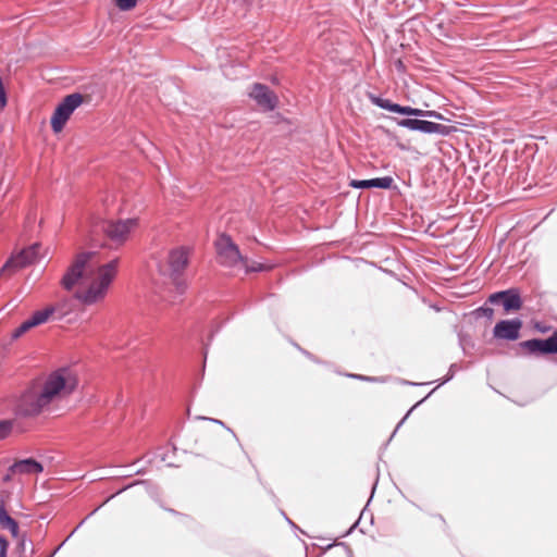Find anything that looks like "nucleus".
Segmentation results:
<instances>
[{
  "mask_svg": "<svg viewBox=\"0 0 557 557\" xmlns=\"http://www.w3.org/2000/svg\"><path fill=\"white\" fill-rule=\"evenodd\" d=\"M117 259L101 263L97 252L78 253L64 273L61 285L84 305L102 301L117 273Z\"/></svg>",
  "mask_w": 557,
  "mask_h": 557,
  "instance_id": "nucleus-1",
  "label": "nucleus"
},
{
  "mask_svg": "<svg viewBox=\"0 0 557 557\" xmlns=\"http://www.w3.org/2000/svg\"><path fill=\"white\" fill-rule=\"evenodd\" d=\"M77 383L76 375L67 368L39 376L21 395L15 412L22 417H37L50 405L70 396Z\"/></svg>",
  "mask_w": 557,
  "mask_h": 557,
  "instance_id": "nucleus-2",
  "label": "nucleus"
},
{
  "mask_svg": "<svg viewBox=\"0 0 557 557\" xmlns=\"http://www.w3.org/2000/svg\"><path fill=\"white\" fill-rule=\"evenodd\" d=\"M216 258L218 262L226 268H238L245 269V271H261L263 270L262 264L249 265L248 259L244 257L238 246L233 242L231 236L221 234L215 240Z\"/></svg>",
  "mask_w": 557,
  "mask_h": 557,
  "instance_id": "nucleus-3",
  "label": "nucleus"
},
{
  "mask_svg": "<svg viewBox=\"0 0 557 557\" xmlns=\"http://www.w3.org/2000/svg\"><path fill=\"white\" fill-rule=\"evenodd\" d=\"M189 262V250L185 247H177L170 250L166 260L160 265V272L169 276L175 284L186 270Z\"/></svg>",
  "mask_w": 557,
  "mask_h": 557,
  "instance_id": "nucleus-4",
  "label": "nucleus"
},
{
  "mask_svg": "<svg viewBox=\"0 0 557 557\" xmlns=\"http://www.w3.org/2000/svg\"><path fill=\"white\" fill-rule=\"evenodd\" d=\"M138 225L136 219H126L120 221H103L100 225L101 232L111 242L112 246L120 247L127 239L129 233Z\"/></svg>",
  "mask_w": 557,
  "mask_h": 557,
  "instance_id": "nucleus-5",
  "label": "nucleus"
},
{
  "mask_svg": "<svg viewBox=\"0 0 557 557\" xmlns=\"http://www.w3.org/2000/svg\"><path fill=\"white\" fill-rule=\"evenodd\" d=\"M40 244H34L13 255L0 269L1 276H11L16 271L35 263L40 258Z\"/></svg>",
  "mask_w": 557,
  "mask_h": 557,
  "instance_id": "nucleus-6",
  "label": "nucleus"
},
{
  "mask_svg": "<svg viewBox=\"0 0 557 557\" xmlns=\"http://www.w3.org/2000/svg\"><path fill=\"white\" fill-rule=\"evenodd\" d=\"M84 102V96L81 94H71L67 95L55 108L52 116H51V127L54 133H60L67 120L74 112L76 108H78Z\"/></svg>",
  "mask_w": 557,
  "mask_h": 557,
  "instance_id": "nucleus-7",
  "label": "nucleus"
},
{
  "mask_svg": "<svg viewBox=\"0 0 557 557\" xmlns=\"http://www.w3.org/2000/svg\"><path fill=\"white\" fill-rule=\"evenodd\" d=\"M57 312L60 313V317L66 314V311L63 310V305L61 304L50 305L41 310L35 311L27 320L14 330L12 337L18 338L29 330L48 322Z\"/></svg>",
  "mask_w": 557,
  "mask_h": 557,
  "instance_id": "nucleus-8",
  "label": "nucleus"
},
{
  "mask_svg": "<svg viewBox=\"0 0 557 557\" xmlns=\"http://www.w3.org/2000/svg\"><path fill=\"white\" fill-rule=\"evenodd\" d=\"M249 97L252 98L263 111H273L278 104V98L268 86L256 83L251 86Z\"/></svg>",
  "mask_w": 557,
  "mask_h": 557,
  "instance_id": "nucleus-9",
  "label": "nucleus"
},
{
  "mask_svg": "<svg viewBox=\"0 0 557 557\" xmlns=\"http://www.w3.org/2000/svg\"><path fill=\"white\" fill-rule=\"evenodd\" d=\"M398 124L412 131H419L426 134H440L444 136L449 135L455 131V128L451 126L417 119H405L401 120Z\"/></svg>",
  "mask_w": 557,
  "mask_h": 557,
  "instance_id": "nucleus-10",
  "label": "nucleus"
},
{
  "mask_svg": "<svg viewBox=\"0 0 557 557\" xmlns=\"http://www.w3.org/2000/svg\"><path fill=\"white\" fill-rule=\"evenodd\" d=\"M491 304H502L504 313L518 311L522 308L520 295L515 289L498 292L488 297Z\"/></svg>",
  "mask_w": 557,
  "mask_h": 557,
  "instance_id": "nucleus-11",
  "label": "nucleus"
},
{
  "mask_svg": "<svg viewBox=\"0 0 557 557\" xmlns=\"http://www.w3.org/2000/svg\"><path fill=\"white\" fill-rule=\"evenodd\" d=\"M374 103L377 104L380 108L388 110L391 112L406 114V115H414V116H429L434 117L437 120H442L443 115L436 111H423L420 109H414L411 107H403L397 103H393L389 100L375 98Z\"/></svg>",
  "mask_w": 557,
  "mask_h": 557,
  "instance_id": "nucleus-12",
  "label": "nucleus"
},
{
  "mask_svg": "<svg viewBox=\"0 0 557 557\" xmlns=\"http://www.w3.org/2000/svg\"><path fill=\"white\" fill-rule=\"evenodd\" d=\"M520 345L530 354H557V331L546 339H529Z\"/></svg>",
  "mask_w": 557,
  "mask_h": 557,
  "instance_id": "nucleus-13",
  "label": "nucleus"
},
{
  "mask_svg": "<svg viewBox=\"0 0 557 557\" xmlns=\"http://www.w3.org/2000/svg\"><path fill=\"white\" fill-rule=\"evenodd\" d=\"M521 327L522 322L519 319L502 320L494 326L493 335L498 339L516 341L519 338Z\"/></svg>",
  "mask_w": 557,
  "mask_h": 557,
  "instance_id": "nucleus-14",
  "label": "nucleus"
},
{
  "mask_svg": "<svg viewBox=\"0 0 557 557\" xmlns=\"http://www.w3.org/2000/svg\"><path fill=\"white\" fill-rule=\"evenodd\" d=\"M42 470V466L33 458L18 460L10 467L11 473L18 474L40 473Z\"/></svg>",
  "mask_w": 557,
  "mask_h": 557,
  "instance_id": "nucleus-15",
  "label": "nucleus"
},
{
  "mask_svg": "<svg viewBox=\"0 0 557 557\" xmlns=\"http://www.w3.org/2000/svg\"><path fill=\"white\" fill-rule=\"evenodd\" d=\"M0 527L4 530H9L13 537H18V524L10 517L3 503L0 505Z\"/></svg>",
  "mask_w": 557,
  "mask_h": 557,
  "instance_id": "nucleus-16",
  "label": "nucleus"
},
{
  "mask_svg": "<svg viewBox=\"0 0 557 557\" xmlns=\"http://www.w3.org/2000/svg\"><path fill=\"white\" fill-rule=\"evenodd\" d=\"M393 182L394 181L391 176H384V177L369 180V185H370V188L375 187V188L388 189L392 187Z\"/></svg>",
  "mask_w": 557,
  "mask_h": 557,
  "instance_id": "nucleus-17",
  "label": "nucleus"
},
{
  "mask_svg": "<svg viewBox=\"0 0 557 557\" xmlns=\"http://www.w3.org/2000/svg\"><path fill=\"white\" fill-rule=\"evenodd\" d=\"M13 429V422L10 420H0V441L8 437Z\"/></svg>",
  "mask_w": 557,
  "mask_h": 557,
  "instance_id": "nucleus-18",
  "label": "nucleus"
},
{
  "mask_svg": "<svg viewBox=\"0 0 557 557\" xmlns=\"http://www.w3.org/2000/svg\"><path fill=\"white\" fill-rule=\"evenodd\" d=\"M431 523L435 527H437L438 531L446 532L447 531V523L443 516L441 515H434L431 517Z\"/></svg>",
  "mask_w": 557,
  "mask_h": 557,
  "instance_id": "nucleus-19",
  "label": "nucleus"
},
{
  "mask_svg": "<svg viewBox=\"0 0 557 557\" xmlns=\"http://www.w3.org/2000/svg\"><path fill=\"white\" fill-rule=\"evenodd\" d=\"M476 312L479 315L486 317L490 320H492L494 315V310L492 308H479Z\"/></svg>",
  "mask_w": 557,
  "mask_h": 557,
  "instance_id": "nucleus-20",
  "label": "nucleus"
},
{
  "mask_svg": "<svg viewBox=\"0 0 557 557\" xmlns=\"http://www.w3.org/2000/svg\"><path fill=\"white\" fill-rule=\"evenodd\" d=\"M350 186L355 187V188H370L369 180H363V181L354 180V181H351Z\"/></svg>",
  "mask_w": 557,
  "mask_h": 557,
  "instance_id": "nucleus-21",
  "label": "nucleus"
},
{
  "mask_svg": "<svg viewBox=\"0 0 557 557\" xmlns=\"http://www.w3.org/2000/svg\"><path fill=\"white\" fill-rule=\"evenodd\" d=\"M8 541L4 537H0V557L7 556Z\"/></svg>",
  "mask_w": 557,
  "mask_h": 557,
  "instance_id": "nucleus-22",
  "label": "nucleus"
},
{
  "mask_svg": "<svg viewBox=\"0 0 557 557\" xmlns=\"http://www.w3.org/2000/svg\"><path fill=\"white\" fill-rule=\"evenodd\" d=\"M395 66L398 71L400 72H404L405 71V65L403 63V61L400 59H398L396 62H395Z\"/></svg>",
  "mask_w": 557,
  "mask_h": 557,
  "instance_id": "nucleus-23",
  "label": "nucleus"
},
{
  "mask_svg": "<svg viewBox=\"0 0 557 557\" xmlns=\"http://www.w3.org/2000/svg\"><path fill=\"white\" fill-rule=\"evenodd\" d=\"M348 376L355 377V379H360V380H366V381H370L371 380L370 377L362 376V375H356V374H348Z\"/></svg>",
  "mask_w": 557,
  "mask_h": 557,
  "instance_id": "nucleus-24",
  "label": "nucleus"
},
{
  "mask_svg": "<svg viewBox=\"0 0 557 557\" xmlns=\"http://www.w3.org/2000/svg\"><path fill=\"white\" fill-rule=\"evenodd\" d=\"M15 473H11L10 470L8 471V473L3 476V481L4 482H8L12 479V475H14Z\"/></svg>",
  "mask_w": 557,
  "mask_h": 557,
  "instance_id": "nucleus-25",
  "label": "nucleus"
}]
</instances>
